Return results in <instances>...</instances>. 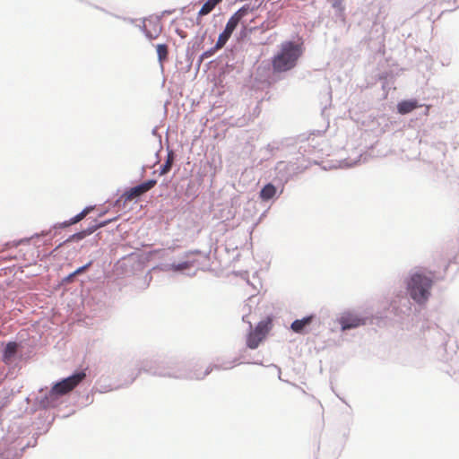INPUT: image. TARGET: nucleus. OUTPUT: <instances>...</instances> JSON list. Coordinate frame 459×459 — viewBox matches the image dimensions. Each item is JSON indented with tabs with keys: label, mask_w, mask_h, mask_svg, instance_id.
Here are the masks:
<instances>
[{
	"label": "nucleus",
	"mask_w": 459,
	"mask_h": 459,
	"mask_svg": "<svg viewBox=\"0 0 459 459\" xmlns=\"http://www.w3.org/2000/svg\"><path fill=\"white\" fill-rule=\"evenodd\" d=\"M301 55L302 48L299 45L291 41L282 43L280 52L273 58V70L281 73L292 69Z\"/></svg>",
	"instance_id": "1"
},
{
	"label": "nucleus",
	"mask_w": 459,
	"mask_h": 459,
	"mask_svg": "<svg viewBox=\"0 0 459 459\" xmlns=\"http://www.w3.org/2000/svg\"><path fill=\"white\" fill-rule=\"evenodd\" d=\"M432 284L433 281L430 277L416 273L411 276L407 283V290L414 301L423 304L429 299Z\"/></svg>",
	"instance_id": "2"
},
{
	"label": "nucleus",
	"mask_w": 459,
	"mask_h": 459,
	"mask_svg": "<svg viewBox=\"0 0 459 459\" xmlns=\"http://www.w3.org/2000/svg\"><path fill=\"white\" fill-rule=\"evenodd\" d=\"M272 329V319L266 318L257 324L255 330L250 332L247 339V345L248 348L256 349L261 342H263L266 335Z\"/></svg>",
	"instance_id": "3"
},
{
	"label": "nucleus",
	"mask_w": 459,
	"mask_h": 459,
	"mask_svg": "<svg viewBox=\"0 0 459 459\" xmlns=\"http://www.w3.org/2000/svg\"><path fill=\"white\" fill-rule=\"evenodd\" d=\"M84 372H78L55 384L50 393L56 395H64L74 390L84 378Z\"/></svg>",
	"instance_id": "4"
},
{
	"label": "nucleus",
	"mask_w": 459,
	"mask_h": 459,
	"mask_svg": "<svg viewBox=\"0 0 459 459\" xmlns=\"http://www.w3.org/2000/svg\"><path fill=\"white\" fill-rule=\"evenodd\" d=\"M157 184L155 179L147 180L136 186L127 189L121 196L125 203L131 202L153 188Z\"/></svg>",
	"instance_id": "5"
},
{
	"label": "nucleus",
	"mask_w": 459,
	"mask_h": 459,
	"mask_svg": "<svg viewBox=\"0 0 459 459\" xmlns=\"http://www.w3.org/2000/svg\"><path fill=\"white\" fill-rule=\"evenodd\" d=\"M342 330L345 331L365 325V319L351 312L343 313L339 318Z\"/></svg>",
	"instance_id": "6"
},
{
	"label": "nucleus",
	"mask_w": 459,
	"mask_h": 459,
	"mask_svg": "<svg viewBox=\"0 0 459 459\" xmlns=\"http://www.w3.org/2000/svg\"><path fill=\"white\" fill-rule=\"evenodd\" d=\"M113 220H108V221H101L100 223H96V224L91 225L86 230H82L80 232H77V233L73 234L72 236H70L65 241V243L71 242V241H80V240L83 239L84 238H86L87 236L92 234L98 229L105 227L106 225H108Z\"/></svg>",
	"instance_id": "7"
},
{
	"label": "nucleus",
	"mask_w": 459,
	"mask_h": 459,
	"mask_svg": "<svg viewBox=\"0 0 459 459\" xmlns=\"http://www.w3.org/2000/svg\"><path fill=\"white\" fill-rule=\"evenodd\" d=\"M143 29L146 36L153 39L160 34L161 24L158 19H150L144 22Z\"/></svg>",
	"instance_id": "8"
},
{
	"label": "nucleus",
	"mask_w": 459,
	"mask_h": 459,
	"mask_svg": "<svg viewBox=\"0 0 459 459\" xmlns=\"http://www.w3.org/2000/svg\"><path fill=\"white\" fill-rule=\"evenodd\" d=\"M252 10L248 5H244L229 19L226 27L235 30L239 22Z\"/></svg>",
	"instance_id": "9"
},
{
	"label": "nucleus",
	"mask_w": 459,
	"mask_h": 459,
	"mask_svg": "<svg viewBox=\"0 0 459 459\" xmlns=\"http://www.w3.org/2000/svg\"><path fill=\"white\" fill-rule=\"evenodd\" d=\"M314 318V316H308L302 319H297L291 324L290 328L297 333H304L307 332V327L310 325Z\"/></svg>",
	"instance_id": "10"
},
{
	"label": "nucleus",
	"mask_w": 459,
	"mask_h": 459,
	"mask_svg": "<svg viewBox=\"0 0 459 459\" xmlns=\"http://www.w3.org/2000/svg\"><path fill=\"white\" fill-rule=\"evenodd\" d=\"M420 107L416 100H403L397 104V111L401 115L411 113L415 108Z\"/></svg>",
	"instance_id": "11"
},
{
	"label": "nucleus",
	"mask_w": 459,
	"mask_h": 459,
	"mask_svg": "<svg viewBox=\"0 0 459 459\" xmlns=\"http://www.w3.org/2000/svg\"><path fill=\"white\" fill-rule=\"evenodd\" d=\"M17 348H18V345L16 342H9L7 343L5 349H4V357H3V359L5 363H10L13 357L15 356L16 352H17Z\"/></svg>",
	"instance_id": "12"
},
{
	"label": "nucleus",
	"mask_w": 459,
	"mask_h": 459,
	"mask_svg": "<svg viewBox=\"0 0 459 459\" xmlns=\"http://www.w3.org/2000/svg\"><path fill=\"white\" fill-rule=\"evenodd\" d=\"M276 187L273 184L268 183L260 191V198L263 201H269L276 195Z\"/></svg>",
	"instance_id": "13"
},
{
	"label": "nucleus",
	"mask_w": 459,
	"mask_h": 459,
	"mask_svg": "<svg viewBox=\"0 0 459 459\" xmlns=\"http://www.w3.org/2000/svg\"><path fill=\"white\" fill-rule=\"evenodd\" d=\"M221 2H222V0H207L200 9L198 15L204 16L210 13Z\"/></svg>",
	"instance_id": "14"
},
{
	"label": "nucleus",
	"mask_w": 459,
	"mask_h": 459,
	"mask_svg": "<svg viewBox=\"0 0 459 459\" xmlns=\"http://www.w3.org/2000/svg\"><path fill=\"white\" fill-rule=\"evenodd\" d=\"M91 210H92V207H86L80 213H78L74 217L71 218L69 221H65L64 223V226L65 227L71 226L73 224H75V223L81 221L91 212Z\"/></svg>",
	"instance_id": "15"
},
{
	"label": "nucleus",
	"mask_w": 459,
	"mask_h": 459,
	"mask_svg": "<svg viewBox=\"0 0 459 459\" xmlns=\"http://www.w3.org/2000/svg\"><path fill=\"white\" fill-rule=\"evenodd\" d=\"M156 49H157L159 61L160 63H162L163 61H165L168 58V54H169L168 46L165 44H160L157 46Z\"/></svg>",
	"instance_id": "16"
},
{
	"label": "nucleus",
	"mask_w": 459,
	"mask_h": 459,
	"mask_svg": "<svg viewBox=\"0 0 459 459\" xmlns=\"http://www.w3.org/2000/svg\"><path fill=\"white\" fill-rule=\"evenodd\" d=\"M230 38V37L228 36L226 33L221 32L219 35L218 40H217L216 45L214 47V50H218V49H221V48H223L224 45L227 43V41L229 40Z\"/></svg>",
	"instance_id": "17"
},
{
	"label": "nucleus",
	"mask_w": 459,
	"mask_h": 459,
	"mask_svg": "<svg viewBox=\"0 0 459 459\" xmlns=\"http://www.w3.org/2000/svg\"><path fill=\"white\" fill-rule=\"evenodd\" d=\"M172 163H173V156L169 154L168 155V158H167V160L165 161V163L160 167V175H165L167 174L170 169H171V166H172Z\"/></svg>",
	"instance_id": "18"
},
{
	"label": "nucleus",
	"mask_w": 459,
	"mask_h": 459,
	"mask_svg": "<svg viewBox=\"0 0 459 459\" xmlns=\"http://www.w3.org/2000/svg\"><path fill=\"white\" fill-rule=\"evenodd\" d=\"M171 269L175 272L184 271L191 267V264L189 262H182L179 264H172L170 265Z\"/></svg>",
	"instance_id": "19"
},
{
	"label": "nucleus",
	"mask_w": 459,
	"mask_h": 459,
	"mask_svg": "<svg viewBox=\"0 0 459 459\" xmlns=\"http://www.w3.org/2000/svg\"><path fill=\"white\" fill-rule=\"evenodd\" d=\"M330 3L332 6L341 13L344 12L343 0H330Z\"/></svg>",
	"instance_id": "20"
},
{
	"label": "nucleus",
	"mask_w": 459,
	"mask_h": 459,
	"mask_svg": "<svg viewBox=\"0 0 459 459\" xmlns=\"http://www.w3.org/2000/svg\"><path fill=\"white\" fill-rule=\"evenodd\" d=\"M91 264H92V262L90 261L85 265L79 267L78 269H76L74 272V275H78V274H81V273H84L91 265Z\"/></svg>",
	"instance_id": "21"
},
{
	"label": "nucleus",
	"mask_w": 459,
	"mask_h": 459,
	"mask_svg": "<svg viewBox=\"0 0 459 459\" xmlns=\"http://www.w3.org/2000/svg\"><path fill=\"white\" fill-rule=\"evenodd\" d=\"M76 275H74V273H70L67 277L65 278V282H71L74 281V278L75 277Z\"/></svg>",
	"instance_id": "22"
},
{
	"label": "nucleus",
	"mask_w": 459,
	"mask_h": 459,
	"mask_svg": "<svg viewBox=\"0 0 459 459\" xmlns=\"http://www.w3.org/2000/svg\"><path fill=\"white\" fill-rule=\"evenodd\" d=\"M210 371H211V370L207 368L205 369V371H204L203 374H201V375H197V376L195 377V378H196V379L203 378L204 377H205L206 375H208V374L210 373Z\"/></svg>",
	"instance_id": "23"
},
{
	"label": "nucleus",
	"mask_w": 459,
	"mask_h": 459,
	"mask_svg": "<svg viewBox=\"0 0 459 459\" xmlns=\"http://www.w3.org/2000/svg\"><path fill=\"white\" fill-rule=\"evenodd\" d=\"M233 31H234L233 30L228 28V27H225V29L222 32L226 33L228 36L230 37Z\"/></svg>",
	"instance_id": "24"
},
{
	"label": "nucleus",
	"mask_w": 459,
	"mask_h": 459,
	"mask_svg": "<svg viewBox=\"0 0 459 459\" xmlns=\"http://www.w3.org/2000/svg\"><path fill=\"white\" fill-rule=\"evenodd\" d=\"M213 51H214V50H210V51H206V52H204V53L203 54V58H204V57H205V58H206V57H209L210 56H212V55Z\"/></svg>",
	"instance_id": "25"
},
{
	"label": "nucleus",
	"mask_w": 459,
	"mask_h": 459,
	"mask_svg": "<svg viewBox=\"0 0 459 459\" xmlns=\"http://www.w3.org/2000/svg\"><path fill=\"white\" fill-rule=\"evenodd\" d=\"M429 108L430 106H426V109H425V115H428L429 114Z\"/></svg>",
	"instance_id": "26"
}]
</instances>
